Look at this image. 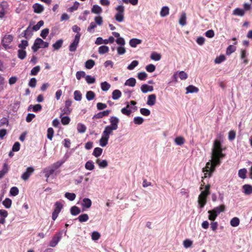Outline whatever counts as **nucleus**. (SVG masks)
<instances>
[{"instance_id":"obj_34","label":"nucleus","mask_w":252,"mask_h":252,"mask_svg":"<svg viewBox=\"0 0 252 252\" xmlns=\"http://www.w3.org/2000/svg\"><path fill=\"white\" fill-rule=\"evenodd\" d=\"M27 55L26 51L25 50L19 49L18 51V57L21 60L24 59Z\"/></svg>"},{"instance_id":"obj_56","label":"nucleus","mask_w":252,"mask_h":252,"mask_svg":"<svg viewBox=\"0 0 252 252\" xmlns=\"http://www.w3.org/2000/svg\"><path fill=\"white\" fill-rule=\"evenodd\" d=\"M110 88V85L107 82H104L101 83V88L103 91H108Z\"/></svg>"},{"instance_id":"obj_62","label":"nucleus","mask_w":252,"mask_h":252,"mask_svg":"<svg viewBox=\"0 0 252 252\" xmlns=\"http://www.w3.org/2000/svg\"><path fill=\"white\" fill-rule=\"evenodd\" d=\"M137 77L140 80H145L147 77V74L145 72H139Z\"/></svg>"},{"instance_id":"obj_28","label":"nucleus","mask_w":252,"mask_h":252,"mask_svg":"<svg viewBox=\"0 0 252 252\" xmlns=\"http://www.w3.org/2000/svg\"><path fill=\"white\" fill-rule=\"evenodd\" d=\"M122 95L121 92L119 90H115L112 92V98L114 100H116L121 97Z\"/></svg>"},{"instance_id":"obj_38","label":"nucleus","mask_w":252,"mask_h":252,"mask_svg":"<svg viewBox=\"0 0 252 252\" xmlns=\"http://www.w3.org/2000/svg\"><path fill=\"white\" fill-rule=\"evenodd\" d=\"M2 204L6 208H10L12 204V200L9 198H6L3 201Z\"/></svg>"},{"instance_id":"obj_8","label":"nucleus","mask_w":252,"mask_h":252,"mask_svg":"<svg viewBox=\"0 0 252 252\" xmlns=\"http://www.w3.org/2000/svg\"><path fill=\"white\" fill-rule=\"evenodd\" d=\"M34 169L32 167H29L27 168L26 171L21 175V178L24 181L28 180L31 175L34 172Z\"/></svg>"},{"instance_id":"obj_11","label":"nucleus","mask_w":252,"mask_h":252,"mask_svg":"<svg viewBox=\"0 0 252 252\" xmlns=\"http://www.w3.org/2000/svg\"><path fill=\"white\" fill-rule=\"evenodd\" d=\"M110 125L109 126L114 128V129H117L118 127V123H119V119L115 116H112L109 119Z\"/></svg>"},{"instance_id":"obj_17","label":"nucleus","mask_w":252,"mask_h":252,"mask_svg":"<svg viewBox=\"0 0 252 252\" xmlns=\"http://www.w3.org/2000/svg\"><path fill=\"white\" fill-rule=\"evenodd\" d=\"M225 206L224 205L222 204L219 206L215 207L213 210V212L215 213V214L218 216L221 212H223L225 211Z\"/></svg>"},{"instance_id":"obj_23","label":"nucleus","mask_w":252,"mask_h":252,"mask_svg":"<svg viewBox=\"0 0 252 252\" xmlns=\"http://www.w3.org/2000/svg\"><path fill=\"white\" fill-rule=\"evenodd\" d=\"M186 90L187 94L197 93L199 91L198 88L193 85L189 86L188 87L186 88Z\"/></svg>"},{"instance_id":"obj_12","label":"nucleus","mask_w":252,"mask_h":252,"mask_svg":"<svg viewBox=\"0 0 252 252\" xmlns=\"http://www.w3.org/2000/svg\"><path fill=\"white\" fill-rule=\"evenodd\" d=\"M32 8L34 12L36 13H41L44 10L43 6L37 3L33 4Z\"/></svg>"},{"instance_id":"obj_18","label":"nucleus","mask_w":252,"mask_h":252,"mask_svg":"<svg viewBox=\"0 0 252 252\" xmlns=\"http://www.w3.org/2000/svg\"><path fill=\"white\" fill-rule=\"evenodd\" d=\"M43 172L45 173V177L48 179L49 177L54 173L55 172V169L49 167L44 169Z\"/></svg>"},{"instance_id":"obj_61","label":"nucleus","mask_w":252,"mask_h":252,"mask_svg":"<svg viewBox=\"0 0 252 252\" xmlns=\"http://www.w3.org/2000/svg\"><path fill=\"white\" fill-rule=\"evenodd\" d=\"M10 193L12 196H16L19 193V189L16 187H13L10 189Z\"/></svg>"},{"instance_id":"obj_44","label":"nucleus","mask_w":252,"mask_h":252,"mask_svg":"<svg viewBox=\"0 0 252 252\" xmlns=\"http://www.w3.org/2000/svg\"><path fill=\"white\" fill-rule=\"evenodd\" d=\"M233 14L235 15L243 16L245 14V12L243 9L237 8L233 10Z\"/></svg>"},{"instance_id":"obj_42","label":"nucleus","mask_w":252,"mask_h":252,"mask_svg":"<svg viewBox=\"0 0 252 252\" xmlns=\"http://www.w3.org/2000/svg\"><path fill=\"white\" fill-rule=\"evenodd\" d=\"M246 54L247 52L245 50H241V59L244 60L243 63L245 64H247L248 63V60L246 58Z\"/></svg>"},{"instance_id":"obj_58","label":"nucleus","mask_w":252,"mask_h":252,"mask_svg":"<svg viewBox=\"0 0 252 252\" xmlns=\"http://www.w3.org/2000/svg\"><path fill=\"white\" fill-rule=\"evenodd\" d=\"M151 59L156 61H158L160 60L161 55L157 53H153L151 55Z\"/></svg>"},{"instance_id":"obj_7","label":"nucleus","mask_w":252,"mask_h":252,"mask_svg":"<svg viewBox=\"0 0 252 252\" xmlns=\"http://www.w3.org/2000/svg\"><path fill=\"white\" fill-rule=\"evenodd\" d=\"M62 233L59 232L56 234L50 242L49 246L51 247H55L59 243L62 238Z\"/></svg>"},{"instance_id":"obj_33","label":"nucleus","mask_w":252,"mask_h":252,"mask_svg":"<svg viewBox=\"0 0 252 252\" xmlns=\"http://www.w3.org/2000/svg\"><path fill=\"white\" fill-rule=\"evenodd\" d=\"M85 168L89 170H93L94 168V163L93 161H88L85 165Z\"/></svg>"},{"instance_id":"obj_27","label":"nucleus","mask_w":252,"mask_h":252,"mask_svg":"<svg viewBox=\"0 0 252 252\" xmlns=\"http://www.w3.org/2000/svg\"><path fill=\"white\" fill-rule=\"evenodd\" d=\"M243 188L244 190V193L246 194H251L252 193V186L250 185H245Z\"/></svg>"},{"instance_id":"obj_41","label":"nucleus","mask_w":252,"mask_h":252,"mask_svg":"<svg viewBox=\"0 0 252 252\" xmlns=\"http://www.w3.org/2000/svg\"><path fill=\"white\" fill-rule=\"evenodd\" d=\"M179 23L182 26H184L186 24V14L185 13H183L181 14L179 19Z\"/></svg>"},{"instance_id":"obj_6","label":"nucleus","mask_w":252,"mask_h":252,"mask_svg":"<svg viewBox=\"0 0 252 252\" xmlns=\"http://www.w3.org/2000/svg\"><path fill=\"white\" fill-rule=\"evenodd\" d=\"M80 36L81 34L80 33H78L75 35L73 42L71 43L69 46V50L70 51L74 52L76 50L80 41Z\"/></svg>"},{"instance_id":"obj_24","label":"nucleus","mask_w":252,"mask_h":252,"mask_svg":"<svg viewBox=\"0 0 252 252\" xmlns=\"http://www.w3.org/2000/svg\"><path fill=\"white\" fill-rule=\"evenodd\" d=\"M109 139V138L108 137H106L104 135L102 134L101 138L99 140V145L101 147L106 146L108 143Z\"/></svg>"},{"instance_id":"obj_2","label":"nucleus","mask_w":252,"mask_h":252,"mask_svg":"<svg viewBox=\"0 0 252 252\" xmlns=\"http://www.w3.org/2000/svg\"><path fill=\"white\" fill-rule=\"evenodd\" d=\"M13 36L11 34L4 35L1 40V44L5 50L12 48V46L10 44L13 40Z\"/></svg>"},{"instance_id":"obj_55","label":"nucleus","mask_w":252,"mask_h":252,"mask_svg":"<svg viewBox=\"0 0 252 252\" xmlns=\"http://www.w3.org/2000/svg\"><path fill=\"white\" fill-rule=\"evenodd\" d=\"M32 107V110L34 112H37L40 111L42 109V106L39 104H35L33 106L32 105H30L29 106V108Z\"/></svg>"},{"instance_id":"obj_14","label":"nucleus","mask_w":252,"mask_h":252,"mask_svg":"<svg viewBox=\"0 0 252 252\" xmlns=\"http://www.w3.org/2000/svg\"><path fill=\"white\" fill-rule=\"evenodd\" d=\"M115 130L116 129H114V128L108 126H106L103 131L102 134L109 138L110 135L113 134V131Z\"/></svg>"},{"instance_id":"obj_31","label":"nucleus","mask_w":252,"mask_h":252,"mask_svg":"<svg viewBox=\"0 0 252 252\" xmlns=\"http://www.w3.org/2000/svg\"><path fill=\"white\" fill-rule=\"evenodd\" d=\"M102 151H103V150L101 148H99V147L95 148L94 150L93 155L94 157L97 158V157H99L102 154Z\"/></svg>"},{"instance_id":"obj_13","label":"nucleus","mask_w":252,"mask_h":252,"mask_svg":"<svg viewBox=\"0 0 252 252\" xmlns=\"http://www.w3.org/2000/svg\"><path fill=\"white\" fill-rule=\"evenodd\" d=\"M156 102V95L155 94H152L148 96L147 104L149 106H153Z\"/></svg>"},{"instance_id":"obj_26","label":"nucleus","mask_w":252,"mask_h":252,"mask_svg":"<svg viewBox=\"0 0 252 252\" xmlns=\"http://www.w3.org/2000/svg\"><path fill=\"white\" fill-rule=\"evenodd\" d=\"M169 13V9L167 6H163L160 12V15L164 17L168 15Z\"/></svg>"},{"instance_id":"obj_1","label":"nucleus","mask_w":252,"mask_h":252,"mask_svg":"<svg viewBox=\"0 0 252 252\" xmlns=\"http://www.w3.org/2000/svg\"><path fill=\"white\" fill-rule=\"evenodd\" d=\"M223 149L220 141L218 139L215 140L212 149L211 160L207 162L205 167L203 168L202 172L204 176L202 177L204 179L207 177H211L215 171L216 167L220 165L221 159L225 157V154L222 153Z\"/></svg>"},{"instance_id":"obj_9","label":"nucleus","mask_w":252,"mask_h":252,"mask_svg":"<svg viewBox=\"0 0 252 252\" xmlns=\"http://www.w3.org/2000/svg\"><path fill=\"white\" fill-rule=\"evenodd\" d=\"M8 4L6 1H2L0 4V18L4 17L7 12Z\"/></svg>"},{"instance_id":"obj_63","label":"nucleus","mask_w":252,"mask_h":252,"mask_svg":"<svg viewBox=\"0 0 252 252\" xmlns=\"http://www.w3.org/2000/svg\"><path fill=\"white\" fill-rule=\"evenodd\" d=\"M40 70V67L39 65L36 66L32 68L31 71V75H36Z\"/></svg>"},{"instance_id":"obj_64","label":"nucleus","mask_w":252,"mask_h":252,"mask_svg":"<svg viewBox=\"0 0 252 252\" xmlns=\"http://www.w3.org/2000/svg\"><path fill=\"white\" fill-rule=\"evenodd\" d=\"M133 122L136 125H141L144 122V119L141 117H136L133 119Z\"/></svg>"},{"instance_id":"obj_20","label":"nucleus","mask_w":252,"mask_h":252,"mask_svg":"<svg viewBox=\"0 0 252 252\" xmlns=\"http://www.w3.org/2000/svg\"><path fill=\"white\" fill-rule=\"evenodd\" d=\"M136 83V81L134 78H130L126 80L125 85L133 87L135 86Z\"/></svg>"},{"instance_id":"obj_22","label":"nucleus","mask_w":252,"mask_h":252,"mask_svg":"<svg viewBox=\"0 0 252 252\" xmlns=\"http://www.w3.org/2000/svg\"><path fill=\"white\" fill-rule=\"evenodd\" d=\"M96 163L98 165L100 168H105L108 166L107 161L105 159L101 160L98 158L96 160Z\"/></svg>"},{"instance_id":"obj_4","label":"nucleus","mask_w":252,"mask_h":252,"mask_svg":"<svg viewBox=\"0 0 252 252\" xmlns=\"http://www.w3.org/2000/svg\"><path fill=\"white\" fill-rule=\"evenodd\" d=\"M55 209L52 213V218L55 220L58 217L59 214L61 211L63 205L61 202L57 201L55 203Z\"/></svg>"},{"instance_id":"obj_15","label":"nucleus","mask_w":252,"mask_h":252,"mask_svg":"<svg viewBox=\"0 0 252 252\" xmlns=\"http://www.w3.org/2000/svg\"><path fill=\"white\" fill-rule=\"evenodd\" d=\"M110 112H111L110 110H105L102 112L98 113L97 114L95 115L94 116V118H95L96 119H100L104 117L107 116L110 114Z\"/></svg>"},{"instance_id":"obj_51","label":"nucleus","mask_w":252,"mask_h":252,"mask_svg":"<svg viewBox=\"0 0 252 252\" xmlns=\"http://www.w3.org/2000/svg\"><path fill=\"white\" fill-rule=\"evenodd\" d=\"M129 107V104H127L126 107L123 108L121 109V112L126 116H129L131 113L130 110L127 109Z\"/></svg>"},{"instance_id":"obj_32","label":"nucleus","mask_w":252,"mask_h":252,"mask_svg":"<svg viewBox=\"0 0 252 252\" xmlns=\"http://www.w3.org/2000/svg\"><path fill=\"white\" fill-rule=\"evenodd\" d=\"M81 212L80 209L79 207L74 206L72 207L70 209V213L73 216H76L78 215Z\"/></svg>"},{"instance_id":"obj_40","label":"nucleus","mask_w":252,"mask_h":252,"mask_svg":"<svg viewBox=\"0 0 252 252\" xmlns=\"http://www.w3.org/2000/svg\"><path fill=\"white\" fill-rule=\"evenodd\" d=\"M208 213L209 214L208 219L210 220L214 221L217 217V215L213 212V210H209Z\"/></svg>"},{"instance_id":"obj_50","label":"nucleus","mask_w":252,"mask_h":252,"mask_svg":"<svg viewBox=\"0 0 252 252\" xmlns=\"http://www.w3.org/2000/svg\"><path fill=\"white\" fill-rule=\"evenodd\" d=\"M64 196L70 201L74 200L76 197V194L74 193L66 192Z\"/></svg>"},{"instance_id":"obj_21","label":"nucleus","mask_w":252,"mask_h":252,"mask_svg":"<svg viewBox=\"0 0 252 252\" xmlns=\"http://www.w3.org/2000/svg\"><path fill=\"white\" fill-rule=\"evenodd\" d=\"M9 167L8 164L5 163L3 165L2 170L0 171V179H1L6 173H7Z\"/></svg>"},{"instance_id":"obj_59","label":"nucleus","mask_w":252,"mask_h":252,"mask_svg":"<svg viewBox=\"0 0 252 252\" xmlns=\"http://www.w3.org/2000/svg\"><path fill=\"white\" fill-rule=\"evenodd\" d=\"M31 30L30 29V26H29L27 29L25 30L21 34L23 37L28 38L29 36L30 35Z\"/></svg>"},{"instance_id":"obj_37","label":"nucleus","mask_w":252,"mask_h":252,"mask_svg":"<svg viewBox=\"0 0 252 252\" xmlns=\"http://www.w3.org/2000/svg\"><path fill=\"white\" fill-rule=\"evenodd\" d=\"M95 64V62L93 60H89L85 63V67L87 69L92 68Z\"/></svg>"},{"instance_id":"obj_48","label":"nucleus","mask_w":252,"mask_h":252,"mask_svg":"<svg viewBox=\"0 0 252 252\" xmlns=\"http://www.w3.org/2000/svg\"><path fill=\"white\" fill-rule=\"evenodd\" d=\"M77 130L80 133H84L86 130V127L84 125L79 123L77 125Z\"/></svg>"},{"instance_id":"obj_16","label":"nucleus","mask_w":252,"mask_h":252,"mask_svg":"<svg viewBox=\"0 0 252 252\" xmlns=\"http://www.w3.org/2000/svg\"><path fill=\"white\" fill-rule=\"evenodd\" d=\"M141 90L143 93H146L148 92H152L154 90V88L152 86L143 84L141 87Z\"/></svg>"},{"instance_id":"obj_29","label":"nucleus","mask_w":252,"mask_h":252,"mask_svg":"<svg viewBox=\"0 0 252 252\" xmlns=\"http://www.w3.org/2000/svg\"><path fill=\"white\" fill-rule=\"evenodd\" d=\"M92 205L91 200L88 198H84L82 206L86 208H89Z\"/></svg>"},{"instance_id":"obj_45","label":"nucleus","mask_w":252,"mask_h":252,"mask_svg":"<svg viewBox=\"0 0 252 252\" xmlns=\"http://www.w3.org/2000/svg\"><path fill=\"white\" fill-rule=\"evenodd\" d=\"M175 142L177 145H182L185 143V140L183 137L179 136L175 139Z\"/></svg>"},{"instance_id":"obj_46","label":"nucleus","mask_w":252,"mask_h":252,"mask_svg":"<svg viewBox=\"0 0 252 252\" xmlns=\"http://www.w3.org/2000/svg\"><path fill=\"white\" fill-rule=\"evenodd\" d=\"M29 45V43L27 40H22L21 43L18 45V47L20 49L25 50Z\"/></svg>"},{"instance_id":"obj_43","label":"nucleus","mask_w":252,"mask_h":252,"mask_svg":"<svg viewBox=\"0 0 252 252\" xmlns=\"http://www.w3.org/2000/svg\"><path fill=\"white\" fill-rule=\"evenodd\" d=\"M78 219L81 222L87 221L89 220V216L87 214H83L80 215Z\"/></svg>"},{"instance_id":"obj_60","label":"nucleus","mask_w":252,"mask_h":252,"mask_svg":"<svg viewBox=\"0 0 252 252\" xmlns=\"http://www.w3.org/2000/svg\"><path fill=\"white\" fill-rule=\"evenodd\" d=\"M44 24V22L42 20L39 21L35 25L32 27V30L35 31H37L39 30L40 27Z\"/></svg>"},{"instance_id":"obj_52","label":"nucleus","mask_w":252,"mask_h":252,"mask_svg":"<svg viewBox=\"0 0 252 252\" xmlns=\"http://www.w3.org/2000/svg\"><path fill=\"white\" fill-rule=\"evenodd\" d=\"M74 98L76 101H80L82 99V94L79 91H75L74 92Z\"/></svg>"},{"instance_id":"obj_3","label":"nucleus","mask_w":252,"mask_h":252,"mask_svg":"<svg viewBox=\"0 0 252 252\" xmlns=\"http://www.w3.org/2000/svg\"><path fill=\"white\" fill-rule=\"evenodd\" d=\"M117 11L115 16V19L119 22H122L124 19L125 7L123 5H119L116 8Z\"/></svg>"},{"instance_id":"obj_10","label":"nucleus","mask_w":252,"mask_h":252,"mask_svg":"<svg viewBox=\"0 0 252 252\" xmlns=\"http://www.w3.org/2000/svg\"><path fill=\"white\" fill-rule=\"evenodd\" d=\"M43 43V40L40 38H37L33 44V45L32 47V49L33 52H36L38 51V50L41 48L42 46V43Z\"/></svg>"},{"instance_id":"obj_54","label":"nucleus","mask_w":252,"mask_h":252,"mask_svg":"<svg viewBox=\"0 0 252 252\" xmlns=\"http://www.w3.org/2000/svg\"><path fill=\"white\" fill-rule=\"evenodd\" d=\"M61 123L63 125H67L69 124L70 119L68 116H64V117H61Z\"/></svg>"},{"instance_id":"obj_49","label":"nucleus","mask_w":252,"mask_h":252,"mask_svg":"<svg viewBox=\"0 0 252 252\" xmlns=\"http://www.w3.org/2000/svg\"><path fill=\"white\" fill-rule=\"evenodd\" d=\"M236 50V47L233 45H229L226 49V55H230L232 53L234 52Z\"/></svg>"},{"instance_id":"obj_19","label":"nucleus","mask_w":252,"mask_h":252,"mask_svg":"<svg viewBox=\"0 0 252 252\" xmlns=\"http://www.w3.org/2000/svg\"><path fill=\"white\" fill-rule=\"evenodd\" d=\"M142 40L137 38H132L129 41V45L131 47L135 48L138 44L141 43Z\"/></svg>"},{"instance_id":"obj_5","label":"nucleus","mask_w":252,"mask_h":252,"mask_svg":"<svg viewBox=\"0 0 252 252\" xmlns=\"http://www.w3.org/2000/svg\"><path fill=\"white\" fill-rule=\"evenodd\" d=\"M208 196L209 195L206 194V193L201 192L198 198V203L199 208H202L204 207L207 203V199Z\"/></svg>"},{"instance_id":"obj_57","label":"nucleus","mask_w":252,"mask_h":252,"mask_svg":"<svg viewBox=\"0 0 252 252\" xmlns=\"http://www.w3.org/2000/svg\"><path fill=\"white\" fill-rule=\"evenodd\" d=\"M246 173H247V170L245 168L241 169L239 170V172H238L239 177L242 179H245L246 177Z\"/></svg>"},{"instance_id":"obj_53","label":"nucleus","mask_w":252,"mask_h":252,"mask_svg":"<svg viewBox=\"0 0 252 252\" xmlns=\"http://www.w3.org/2000/svg\"><path fill=\"white\" fill-rule=\"evenodd\" d=\"M138 61L136 60L133 61L131 63L128 65L127 68L130 70H133L136 66L138 65Z\"/></svg>"},{"instance_id":"obj_47","label":"nucleus","mask_w":252,"mask_h":252,"mask_svg":"<svg viewBox=\"0 0 252 252\" xmlns=\"http://www.w3.org/2000/svg\"><path fill=\"white\" fill-rule=\"evenodd\" d=\"M95 97V94L92 91H89L86 93V98L88 100H93Z\"/></svg>"},{"instance_id":"obj_39","label":"nucleus","mask_w":252,"mask_h":252,"mask_svg":"<svg viewBox=\"0 0 252 252\" xmlns=\"http://www.w3.org/2000/svg\"><path fill=\"white\" fill-rule=\"evenodd\" d=\"M63 43V40L59 39L53 45V47L55 50H58L62 46Z\"/></svg>"},{"instance_id":"obj_36","label":"nucleus","mask_w":252,"mask_h":252,"mask_svg":"<svg viewBox=\"0 0 252 252\" xmlns=\"http://www.w3.org/2000/svg\"><path fill=\"white\" fill-rule=\"evenodd\" d=\"M230 225L233 227H236L239 225L240 223L239 219L237 217H234L230 220Z\"/></svg>"},{"instance_id":"obj_35","label":"nucleus","mask_w":252,"mask_h":252,"mask_svg":"<svg viewBox=\"0 0 252 252\" xmlns=\"http://www.w3.org/2000/svg\"><path fill=\"white\" fill-rule=\"evenodd\" d=\"M61 117L63 116V115H69L70 114V113L72 111V109L70 108L66 107L64 106L63 108H61Z\"/></svg>"},{"instance_id":"obj_25","label":"nucleus","mask_w":252,"mask_h":252,"mask_svg":"<svg viewBox=\"0 0 252 252\" xmlns=\"http://www.w3.org/2000/svg\"><path fill=\"white\" fill-rule=\"evenodd\" d=\"M102 11V8H101V7H100L98 5H93V6L91 9V11L92 13H94V14H100V13H101Z\"/></svg>"},{"instance_id":"obj_30","label":"nucleus","mask_w":252,"mask_h":252,"mask_svg":"<svg viewBox=\"0 0 252 252\" xmlns=\"http://www.w3.org/2000/svg\"><path fill=\"white\" fill-rule=\"evenodd\" d=\"M109 51V49L108 46L103 45L99 47L98 52L100 54H104L105 53H108Z\"/></svg>"}]
</instances>
